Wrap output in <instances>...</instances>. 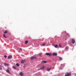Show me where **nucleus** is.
Masks as SVG:
<instances>
[{
    "label": "nucleus",
    "instance_id": "1",
    "mask_svg": "<svg viewBox=\"0 0 76 76\" xmlns=\"http://www.w3.org/2000/svg\"><path fill=\"white\" fill-rule=\"evenodd\" d=\"M71 73L69 72H66L65 74V76H71Z\"/></svg>",
    "mask_w": 76,
    "mask_h": 76
},
{
    "label": "nucleus",
    "instance_id": "2",
    "mask_svg": "<svg viewBox=\"0 0 76 76\" xmlns=\"http://www.w3.org/2000/svg\"><path fill=\"white\" fill-rule=\"evenodd\" d=\"M45 54L47 55V56H52V54L51 53H46Z\"/></svg>",
    "mask_w": 76,
    "mask_h": 76
},
{
    "label": "nucleus",
    "instance_id": "3",
    "mask_svg": "<svg viewBox=\"0 0 76 76\" xmlns=\"http://www.w3.org/2000/svg\"><path fill=\"white\" fill-rule=\"evenodd\" d=\"M45 68V66H42L40 69H38V70H39L40 69V70H44Z\"/></svg>",
    "mask_w": 76,
    "mask_h": 76
},
{
    "label": "nucleus",
    "instance_id": "4",
    "mask_svg": "<svg viewBox=\"0 0 76 76\" xmlns=\"http://www.w3.org/2000/svg\"><path fill=\"white\" fill-rule=\"evenodd\" d=\"M17 50H18V52L19 53H20V52H22V50L21 48H18Z\"/></svg>",
    "mask_w": 76,
    "mask_h": 76
},
{
    "label": "nucleus",
    "instance_id": "5",
    "mask_svg": "<svg viewBox=\"0 0 76 76\" xmlns=\"http://www.w3.org/2000/svg\"><path fill=\"white\" fill-rule=\"evenodd\" d=\"M72 44H74L75 43V40L74 39H72Z\"/></svg>",
    "mask_w": 76,
    "mask_h": 76
},
{
    "label": "nucleus",
    "instance_id": "6",
    "mask_svg": "<svg viewBox=\"0 0 76 76\" xmlns=\"http://www.w3.org/2000/svg\"><path fill=\"white\" fill-rule=\"evenodd\" d=\"M31 60H34V59H36L37 57H32L31 58Z\"/></svg>",
    "mask_w": 76,
    "mask_h": 76
},
{
    "label": "nucleus",
    "instance_id": "7",
    "mask_svg": "<svg viewBox=\"0 0 76 76\" xmlns=\"http://www.w3.org/2000/svg\"><path fill=\"white\" fill-rule=\"evenodd\" d=\"M51 70V69L50 68H47L46 69V70L48 71V72H50V70Z\"/></svg>",
    "mask_w": 76,
    "mask_h": 76
},
{
    "label": "nucleus",
    "instance_id": "8",
    "mask_svg": "<svg viewBox=\"0 0 76 76\" xmlns=\"http://www.w3.org/2000/svg\"><path fill=\"white\" fill-rule=\"evenodd\" d=\"M54 47H55V48H59V46L58 45H57L56 44V45L54 46Z\"/></svg>",
    "mask_w": 76,
    "mask_h": 76
},
{
    "label": "nucleus",
    "instance_id": "9",
    "mask_svg": "<svg viewBox=\"0 0 76 76\" xmlns=\"http://www.w3.org/2000/svg\"><path fill=\"white\" fill-rule=\"evenodd\" d=\"M12 55L9 56L8 57V59H10V58H12Z\"/></svg>",
    "mask_w": 76,
    "mask_h": 76
},
{
    "label": "nucleus",
    "instance_id": "10",
    "mask_svg": "<svg viewBox=\"0 0 76 76\" xmlns=\"http://www.w3.org/2000/svg\"><path fill=\"white\" fill-rule=\"evenodd\" d=\"M52 55H53V56H57V53H53L52 54Z\"/></svg>",
    "mask_w": 76,
    "mask_h": 76
},
{
    "label": "nucleus",
    "instance_id": "11",
    "mask_svg": "<svg viewBox=\"0 0 76 76\" xmlns=\"http://www.w3.org/2000/svg\"><path fill=\"white\" fill-rule=\"evenodd\" d=\"M25 61H25V60H22L21 61V63H24V62H25Z\"/></svg>",
    "mask_w": 76,
    "mask_h": 76
},
{
    "label": "nucleus",
    "instance_id": "12",
    "mask_svg": "<svg viewBox=\"0 0 76 76\" xmlns=\"http://www.w3.org/2000/svg\"><path fill=\"white\" fill-rule=\"evenodd\" d=\"M4 64L5 66H9V64H7V63H4Z\"/></svg>",
    "mask_w": 76,
    "mask_h": 76
},
{
    "label": "nucleus",
    "instance_id": "13",
    "mask_svg": "<svg viewBox=\"0 0 76 76\" xmlns=\"http://www.w3.org/2000/svg\"><path fill=\"white\" fill-rule=\"evenodd\" d=\"M7 72V73H10V72L9 71V70L8 69L7 71H6Z\"/></svg>",
    "mask_w": 76,
    "mask_h": 76
},
{
    "label": "nucleus",
    "instance_id": "14",
    "mask_svg": "<svg viewBox=\"0 0 76 76\" xmlns=\"http://www.w3.org/2000/svg\"><path fill=\"white\" fill-rule=\"evenodd\" d=\"M42 63H46L47 61H42Z\"/></svg>",
    "mask_w": 76,
    "mask_h": 76
},
{
    "label": "nucleus",
    "instance_id": "15",
    "mask_svg": "<svg viewBox=\"0 0 76 76\" xmlns=\"http://www.w3.org/2000/svg\"><path fill=\"white\" fill-rule=\"evenodd\" d=\"M28 41H26L25 42V44H28Z\"/></svg>",
    "mask_w": 76,
    "mask_h": 76
},
{
    "label": "nucleus",
    "instance_id": "16",
    "mask_svg": "<svg viewBox=\"0 0 76 76\" xmlns=\"http://www.w3.org/2000/svg\"><path fill=\"white\" fill-rule=\"evenodd\" d=\"M7 31L6 30L4 32V34H7Z\"/></svg>",
    "mask_w": 76,
    "mask_h": 76
},
{
    "label": "nucleus",
    "instance_id": "17",
    "mask_svg": "<svg viewBox=\"0 0 76 76\" xmlns=\"http://www.w3.org/2000/svg\"><path fill=\"white\" fill-rule=\"evenodd\" d=\"M42 53H40L39 54V56H42Z\"/></svg>",
    "mask_w": 76,
    "mask_h": 76
},
{
    "label": "nucleus",
    "instance_id": "18",
    "mask_svg": "<svg viewBox=\"0 0 76 76\" xmlns=\"http://www.w3.org/2000/svg\"><path fill=\"white\" fill-rule=\"evenodd\" d=\"M16 66H20V65H19V64L18 63H17L16 64Z\"/></svg>",
    "mask_w": 76,
    "mask_h": 76
},
{
    "label": "nucleus",
    "instance_id": "19",
    "mask_svg": "<svg viewBox=\"0 0 76 76\" xmlns=\"http://www.w3.org/2000/svg\"><path fill=\"white\" fill-rule=\"evenodd\" d=\"M3 36L4 37H5V38H6L7 37H6V35H5V34H4Z\"/></svg>",
    "mask_w": 76,
    "mask_h": 76
},
{
    "label": "nucleus",
    "instance_id": "20",
    "mask_svg": "<svg viewBox=\"0 0 76 76\" xmlns=\"http://www.w3.org/2000/svg\"><path fill=\"white\" fill-rule=\"evenodd\" d=\"M20 75H23V73L22 72H20Z\"/></svg>",
    "mask_w": 76,
    "mask_h": 76
},
{
    "label": "nucleus",
    "instance_id": "21",
    "mask_svg": "<svg viewBox=\"0 0 76 76\" xmlns=\"http://www.w3.org/2000/svg\"><path fill=\"white\" fill-rule=\"evenodd\" d=\"M59 59H60V60H62L63 59L62 58H61V57H59Z\"/></svg>",
    "mask_w": 76,
    "mask_h": 76
},
{
    "label": "nucleus",
    "instance_id": "22",
    "mask_svg": "<svg viewBox=\"0 0 76 76\" xmlns=\"http://www.w3.org/2000/svg\"><path fill=\"white\" fill-rule=\"evenodd\" d=\"M12 68H13L14 69H16V67L14 66H12Z\"/></svg>",
    "mask_w": 76,
    "mask_h": 76
},
{
    "label": "nucleus",
    "instance_id": "23",
    "mask_svg": "<svg viewBox=\"0 0 76 76\" xmlns=\"http://www.w3.org/2000/svg\"><path fill=\"white\" fill-rule=\"evenodd\" d=\"M45 43L43 44L42 45V46H45Z\"/></svg>",
    "mask_w": 76,
    "mask_h": 76
},
{
    "label": "nucleus",
    "instance_id": "24",
    "mask_svg": "<svg viewBox=\"0 0 76 76\" xmlns=\"http://www.w3.org/2000/svg\"><path fill=\"white\" fill-rule=\"evenodd\" d=\"M59 47H60V48H61V45L60 44H59Z\"/></svg>",
    "mask_w": 76,
    "mask_h": 76
},
{
    "label": "nucleus",
    "instance_id": "25",
    "mask_svg": "<svg viewBox=\"0 0 76 76\" xmlns=\"http://www.w3.org/2000/svg\"><path fill=\"white\" fill-rule=\"evenodd\" d=\"M0 70H2V68L1 67V66H0Z\"/></svg>",
    "mask_w": 76,
    "mask_h": 76
},
{
    "label": "nucleus",
    "instance_id": "26",
    "mask_svg": "<svg viewBox=\"0 0 76 76\" xmlns=\"http://www.w3.org/2000/svg\"><path fill=\"white\" fill-rule=\"evenodd\" d=\"M7 56H6V55H5L4 56V57L5 58H7Z\"/></svg>",
    "mask_w": 76,
    "mask_h": 76
},
{
    "label": "nucleus",
    "instance_id": "27",
    "mask_svg": "<svg viewBox=\"0 0 76 76\" xmlns=\"http://www.w3.org/2000/svg\"><path fill=\"white\" fill-rule=\"evenodd\" d=\"M67 49H68V48L67 47H66V48H65V49L66 50H67Z\"/></svg>",
    "mask_w": 76,
    "mask_h": 76
},
{
    "label": "nucleus",
    "instance_id": "28",
    "mask_svg": "<svg viewBox=\"0 0 76 76\" xmlns=\"http://www.w3.org/2000/svg\"><path fill=\"white\" fill-rule=\"evenodd\" d=\"M67 35H69V34L68 33H67L66 34Z\"/></svg>",
    "mask_w": 76,
    "mask_h": 76
},
{
    "label": "nucleus",
    "instance_id": "29",
    "mask_svg": "<svg viewBox=\"0 0 76 76\" xmlns=\"http://www.w3.org/2000/svg\"><path fill=\"white\" fill-rule=\"evenodd\" d=\"M66 39H65V40H66Z\"/></svg>",
    "mask_w": 76,
    "mask_h": 76
}]
</instances>
